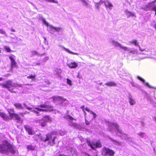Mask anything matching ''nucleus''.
<instances>
[{
    "label": "nucleus",
    "instance_id": "obj_2",
    "mask_svg": "<svg viewBox=\"0 0 156 156\" xmlns=\"http://www.w3.org/2000/svg\"><path fill=\"white\" fill-rule=\"evenodd\" d=\"M108 125V129L110 131H112L113 130V127H114L116 129L117 132V134L118 136H120L122 138L127 140V139H131V138L129 137L128 135L124 133L122 130L119 128V126L118 124L115 122H111L109 121L106 122Z\"/></svg>",
    "mask_w": 156,
    "mask_h": 156
},
{
    "label": "nucleus",
    "instance_id": "obj_37",
    "mask_svg": "<svg viewBox=\"0 0 156 156\" xmlns=\"http://www.w3.org/2000/svg\"><path fill=\"white\" fill-rule=\"evenodd\" d=\"M100 5L98 3H95V6L98 9L100 7Z\"/></svg>",
    "mask_w": 156,
    "mask_h": 156
},
{
    "label": "nucleus",
    "instance_id": "obj_36",
    "mask_svg": "<svg viewBox=\"0 0 156 156\" xmlns=\"http://www.w3.org/2000/svg\"><path fill=\"white\" fill-rule=\"evenodd\" d=\"M66 119H70V120H73V118L71 116L69 115H68L66 116Z\"/></svg>",
    "mask_w": 156,
    "mask_h": 156
},
{
    "label": "nucleus",
    "instance_id": "obj_40",
    "mask_svg": "<svg viewBox=\"0 0 156 156\" xmlns=\"http://www.w3.org/2000/svg\"><path fill=\"white\" fill-rule=\"evenodd\" d=\"M85 123L87 125H88L90 124V122H89L86 119H85Z\"/></svg>",
    "mask_w": 156,
    "mask_h": 156
},
{
    "label": "nucleus",
    "instance_id": "obj_22",
    "mask_svg": "<svg viewBox=\"0 0 156 156\" xmlns=\"http://www.w3.org/2000/svg\"><path fill=\"white\" fill-rule=\"evenodd\" d=\"M126 14L128 18L129 17L132 16H134L135 15L132 13V12L129 11L128 10H126L125 11Z\"/></svg>",
    "mask_w": 156,
    "mask_h": 156
},
{
    "label": "nucleus",
    "instance_id": "obj_7",
    "mask_svg": "<svg viewBox=\"0 0 156 156\" xmlns=\"http://www.w3.org/2000/svg\"><path fill=\"white\" fill-rule=\"evenodd\" d=\"M3 88H7L10 92L12 93H16V92L10 89V88L11 87H22L21 84H19L17 83H12L11 80L8 81L5 83L4 84H1Z\"/></svg>",
    "mask_w": 156,
    "mask_h": 156
},
{
    "label": "nucleus",
    "instance_id": "obj_32",
    "mask_svg": "<svg viewBox=\"0 0 156 156\" xmlns=\"http://www.w3.org/2000/svg\"><path fill=\"white\" fill-rule=\"evenodd\" d=\"M83 3L84 5L86 6H87L88 5V3L87 2L88 0H80Z\"/></svg>",
    "mask_w": 156,
    "mask_h": 156
},
{
    "label": "nucleus",
    "instance_id": "obj_55",
    "mask_svg": "<svg viewBox=\"0 0 156 156\" xmlns=\"http://www.w3.org/2000/svg\"><path fill=\"white\" fill-rule=\"evenodd\" d=\"M30 3L31 4H32L33 5H34V4H33L32 3H31V2H30Z\"/></svg>",
    "mask_w": 156,
    "mask_h": 156
},
{
    "label": "nucleus",
    "instance_id": "obj_8",
    "mask_svg": "<svg viewBox=\"0 0 156 156\" xmlns=\"http://www.w3.org/2000/svg\"><path fill=\"white\" fill-rule=\"evenodd\" d=\"M87 144L92 149H95L97 147H101V144L100 141L93 142L91 143L90 140H87L86 141Z\"/></svg>",
    "mask_w": 156,
    "mask_h": 156
},
{
    "label": "nucleus",
    "instance_id": "obj_59",
    "mask_svg": "<svg viewBox=\"0 0 156 156\" xmlns=\"http://www.w3.org/2000/svg\"><path fill=\"white\" fill-rule=\"evenodd\" d=\"M44 40H46V38H44Z\"/></svg>",
    "mask_w": 156,
    "mask_h": 156
},
{
    "label": "nucleus",
    "instance_id": "obj_52",
    "mask_svg": "<svg viewBox=\"0 0 156 156\" xmlns=\"http://www.w3.org/2000/svg\"><path fill=\"white\" fill-rule=\"evenodd\" d=\"M102 83H98V84H100V85H102Z\"/></svg>",
    "mask_w": 156,
    "mask_h": 156
},
{
    "label": "nucleus",
    "instance_id": "obj_43",
    "mask_svg": "<svg viewBox=\"0 0 156 156\" xmlns=\"http://www.w3.org/2000/svg\"><path fill=\"white\" fill-rule=\"evenodd\" d=\"M19 115H20L22 117H23L25 115L24 114L23 112H22V113L21 112V113H19Z\"/></svg>",
    "mask_w": 156,
    "mask_h": 156
},
{
    "label": "nucleus",
    "instance_id": "obj_54",
    "mask_svg": "<svg viewBox=\"0 0 156 156\" xmlns=\"http://www.w3.org/2000/svg\"><path fill=\"white\" fill-rule=\"evenodd\" d=\"M84 107V106H81V108H83Z\"/></svg>",
    "mask_w": 156,
    "mask_h": 156
},
{
    "label": "nucleus",
    "instance_id": "obj_41",
    "mask_svg": "<svg viewBox=\"0 0 156 156\" xmlns=\"http://www.w3.org/2000/svg\"><path fill=\"white\" fill-rule=\"evenodd\" d=\"M138 47L139 48V50L141 51H144L145 50V49H142L139 46Z\"/></svg>",
    "mask_w": 156,
    "mask_h": 156
},
{
    "label": "nucleus",
    "instance_id": "obj_19",
    "mask_svg": "<svg viewBox=\"0 0 156 156\" xmlns=\"http://www.w3.org/2000/svg\"><path fill=\"white\" fill-rule=\"evenodd\" d=\"M137 78L140 80L142 82H143L144 83H145V85L147 86H148L149 88H154V87H151V86H150L149 84L147 83H145L144 82V79H142V78H141L140 77V76H138L137 77Z\"/></svg>",
    "mask_w": 156,
    "mask_h": 156
},
{
    "label": "nucleus",
    "instance_id": "obj_45",
    "mask_svg": "<svg viewBox=\"0 0 156 156\" xmlns=\"http://www.w3.org/2000/svg\"><path fill=\"white\" fill-rule=\"evenodd\" d=\"M24 115H26L27 114H29L30 113V112H28L27 111H25L24 112H23Z\"/></svg>",
    "mask_w": 156,
    "mask_h": 156
},
{
    "label": "nucleus",
    "instance_id": "obj_24",
    "mask_svg": "<svg viewBox=\"0 0 156 156\" xmlns=\"http://www.w3.org/2000/svg\"><path fill=\"white\" fill-rule=\"evenodd\" d=\"M129 101L131 105H133L136 103V102L134 100L130 97H129Z\"/></svg>",
    "mask_w": 156,
    "mask_h": 156
},
{
    "label": "nucleus",
    "instance_id": "obj_29",
    "mask_svg": "<svg viewBox=\"0 0 156 156\" xmlns=\"http://www.w3.org/2000/svg\"><path fill=\"white\" fill-rule=\"evenodd\" d=\"M27 148L28 150H33L35 148L34 147L32 146L31 145H28L27 147Z\"/></svg>",
    "mask_w": 156,
    "mask_h": 156
},
{
    "label": "nucleus",
    "instance_id": "obj_44",
    "mask_svg": "<svg viewBox=\"0 0 156 156\" xmlns=\"http://www.w3.org/2000/svg\"><path fill=\"white\" fill-rule=\"evenodd\" d=\"M131 83V85L132 87H136V86H135V84H134V83L132 82Z\"/></svg>",
    "mask_w": 156,
    "mask_h": 156
},
{
    "label": "nucleus",
    "instance_id": "obj_34",
    "mask_svg": "<svg viewBox=\"0 0 156 156\" xmlns=\"http://www.w3.org/2000/svg\"><path fill=\"white\" fill-rule=\"evenodd\" d=\"M35 76H36V75L35 74L34 75H30L29 76H27V78L28 79H33V78H35Z\"/></svg>",
    "mask_w": 156,
    "mask_h": 156
},
{
    "label": "nucleus",
    "instance_id": "obj_56",
    "mask_svg": "<svg viewBox=\"0 0 156 156\" xmlns=\"http://www.w3.org/2000/svg\"><path fill=\"white\" fill-rule=\"evenodd\" d=\"M155 121H156V117L155 118Z\"/></svg>",
    "mask_w": 156,
    "mask_h": 156
},
{
    "label": "nucleus",
    "instance_id": "obj_50",
    "mask_svg": "<svg viewBox=\"0 0 156 156\" xmlns=\"http://www.w3.org/2000/svg\"><path fill=\"white\" fill-rule=\"evenodd\" d=\"M40 64V63H38L36 64V65H39Z\"/></svg>",
    "mask_w": 156,
    "mask_h": 156
},
{
    "label": "nucleus",
    "instance_id": "obj_49",
    "mask_svg": "<svg viewBox=\"0 0 156 156\" xmlns=\"http://www.w3.org/2000/svg\"><path fill=\"white\" fill-rule=\"evenodd\" d=\"M154 27L156 29V23L154 25Z\"/></svg>",
    "mask_w": 156,
    "mask_h": 156
},
{
    "label": "nucleus",
    "instance_id": "obj_3",
    "mask_svg": "<svg viewBox=\"0 0 156 156\" xmlns=\"http://www.w3.org/2000/svg\"><path fill=\"white\" fill-rule=\"evenodd\" d=\"M0 152L2 153L10 152L14 154L15 151L8 141L4 140L3 141L2 144H0Z\"/></svg>",
    "mask_w": 156,
    "mask_h": 156
},
{
    "label": "nucleus",
    "instance_id": "obj_13",
    "mask_svg": "<svg viewBox=\"0 0 156 156\" xmlns=\"http://www.w3.org/2000/svg\"><path fill=\"white\" fill-rule=\"evenodd\" d=\"M9 115L12 118H15L19 122H21L20 117L18 115L15 113H11L9 112Z\"/></svg>",
    "mask_w": 156,
    "mask_h": 156
},
{
    "label": "nucleus",
    "instance_id": "obj_15",
    "mask_svg": "<svg viewBox=\"0 0 156 156\" xmlns=\"http://www.w3.org/2000/svg\"><path fill=\"white\" fill-rule=\"evenodd\" d=\"M50 120L49 116H46L43 118V120L44 121V122H42L41 125L42 126H44L46 125V122Z\"/></svg>",
    "mask_w": 156,
    "mask_h": 156
},
{
    "label": "nucleus",
    "instance_id": "obj_14",
    "mask_svg": "<svg viewBox=\"0 0 156 156\" xmlns=\"http://www.w3.org/2000/svg\"><path fill=\"white\" fill-rule=\"evenodd\" d=\"M24 128L29 135H32L33 133L31 128L28 125H25Z\"/></svg>",
    "mask_w": 156,
    "mask_h": 156
},
{
    "label": "nucleus",
    "instance_id": "obj_57",
    "mask_svg": "<svg viewBox=\"0 0 156 156\" xmlns=\"http://www.w3.org/2000/svg\"><path fill=\"white\" fill-rule=\"evenodd\" d=\"M84 113H85V115H86V112H84Z\"/></svg>",
    "mask_w": 156,
    "mask_h": 156
},
{
    "label": "nucleus",
    "instance_id": "obj_21",
    "mask_svg": "<svg viewBox=\"0 0 156 156\" xmlns=\"http://www.w3.org/2000/svg\"><path fill=\"white\" fill-rule=\"evenodd\" d=\"M0 116L5 120H8L9 118V117L4 112L0 113Z\"/></svg>",
    "mask_w": 156,
    "mask_h": 156
},
{
    "label": "nucleus",
    "instance_id": "obj_58",
    "mask_svg": "<svg viewBox=\"0 0 156 156\" xmlns=\"http://www.w3.org/2000/svg\"><path fill=\"white\" fill-rule=\"evenodd\" d=\"M1 50H0V53L1 52Z\"/></svg>",
    "mask_w": 156,
    "mask_h": 156
},
{
    "label": "nucleus",
    "instance_id": "obj_11",
    "mask_svg": "<svg viewBox=\"0 0 156 156\" xmlns=\"http://www.w3.org/2000/svg\"><path fill=\"white\" fill-rule=\"evenodd\" d=\"M156 2V0H155L154 1L148 3L146 6V7L148 9L155 11V15H156V5H155L154 4Z\"/></svg>",
    "mask_w": 156,
    "mask_h": 156
},
{
    "label": "nucleus",
    "instance_id": "obj_12",
    "mask_svg": "<svg viewBox=\"0 0 156 156\" xmlns=\"http://www.w3.org/2000/svg\"><path fill=\"white\" fill-rule=\"evenodd\" d=\"M15 57V56L14 55H12V56L10 55L9 57V58L11 61V68L16 67L17 63L14 60V58Z\"/></svg>",
    "mask_w": 156,
    "mask_h": 156
},
{
    "label": "nucleus",
    "instance_id": "obj_5",
    "mask_svg": "<svg viewBox=\"0 0 156 156\" xmlns=\"http://www.w3.org/2000/svg\"><path fill=\"white\" fill-rule=\"evenodd\" d=\"M56 134V132L52 131L51 133H48L46 135V137L45 138H41V141L45 142L48 141V144L51 145H53L55 144V140L56 138L55 136Z\"/></svg>",
    "mask_w": 156,
    "mask_h": 156
},
{
    "label": "nucleus",
    "instance_id": "obj_10",
    "mask_svg": "<svg viewBox=\"0 0 156 156\" xmlns=\"http://www.w3.org/2000/svg\"><path fill=\"white\" fill-rule=\"evenodd\" d=\"M102 154L105 156H113L115 152L113 150L104 147L103 149Z\"/></svg>",
    "mask_w": 156,
    "mask_h": 156
},
{
    "label": "nucleus",
    "instance_id": "obj_51",
    "mask_svg": "<svg viewBox=\"0 0 156 156\" xmlns=\"http://www.w3.org/2000/svg\"><path fill=\"white\" fill-rule=\"evenodd\" d=\"M3 80V78H0V81H1L2 80Z\"/></svg>",
    "mask_w": 156,
    "mask_h": 156
},
{
    "label": "nucleus",
    "instance_id": "obj_23",
    "mask_svg": "<svg viewBox=\"0 0 156 156\" xmlns=\"http://www.w3.org/2000/svg\"><path fill=\"white\" fill-rule=\"evenodd\" d=\"M85 109L86 111H87L88 112L90 113L91 114H92L93 115V117L94 118H95L97 116V115L96 113H95L94 112H93L92 111H91L89 110V109H88L87 108H86Z\"/></svg>",
    "mask_w": 156,
    "mask_h": 156
},
{
    "label": "nucleus",
    "instance_id": "obj_31",
    "mask_svg": "<svg viewBox=\"0 0 156 156\" xmlns=\"http://www.w3.org/2000/svg\"><path fill=\"white\" fill-rule=\"evenodd\" d=\"M130 43L133 44L137 46H139V45L137 41L136 40L132 41L130 42Z\"/></svg>",
    "mask_w": 156,
    "mask_h": 156
},
{
    "label": "nucleus",
    "instance_id": "obj_47",
    "mask_svg": "<svg viewBox=\"0 0 156 156\" xmlns=\"http://www.w3.org/2000/svg\"><path fill=\"white\" fill-rule=\"evenodd\" d=\"M60 134L62 136L64 135L65 133L64 132L60 133Z\"/></svg>",
    "mask_w": 156,
    "mask_h": 156
},
{
    "label": "nucleus",
    "instance_id": "obj_1",
    "mask_svg": "<svg viewBox=\"0 0 156 156\" xmlns=\"http://www.w3.org/2000/svg\"><path fill=\"white\" fill-rule=\"evenodd\" d=\"M24 106L21 104L19 103H15L14 106L17 109H23L25 107L28 110L31 111V112H34L37 115H40V112H46L48 111H51L53 110V107L49 105H47L45 104H41L38 105L37 107L33 108V109L32 108L28 106L25 103H23Z\"/></svg>",
    "mask_w": 156,
    "mask_h": 156
},
{
    "label": "nucleus",
    "instance_id": "obj_38",
    "mask_svg": "<svg viewBox=\"0 0 156 156\" xmlns=\"http://www.w3.org/2000/svg\"><path fill=\"white\" fill-rule=\"evenodd\" d=\"M105 2L104 1L102 0H101L100 1V2L98 3L100 5H101L103 4V3L105 4Z\"/></svg>",
    "mask_w": 156,
    "mask_h": 156
},
{
    "label": "nucleus",
    "instance_id": "obj_4",
    "mask_svg": "<svg viewBox=\"0 0 156 156\" xmlns=\"http://www.w3.org/2000/svg\"><path fill=\"white\" fill-rule=\"evenodd\" d=\"M109 42L113 46L116 47H119L121 49L126 51H129V53L133 54H137L138 52L134 48L131 49L128 48L123 46L122 45L117 41L114 40H111L109 41Z\"/></svg>",
    "mask_w": 156,
    "mask_h": 156
},
{
    "label": "nucleus",
    "instance_id": "obj_28",
    "mask_svg": "<svg viewBox=\"0 0 156 156\" xmlns=\"http://www.w3.org/2000/svg\"><path fill=\"white\" fill-rule=\"evenodd\" d=\"M4 48L8 52H10L12 51L8 46L6 45L4 46Z\"/></svg>",
    "mask_w": 156,
    "mask_h": 156
},
{
    "label": "nucleus",
    "instance_id": "obj_39",
    "mask_svg": "<svg viewBox=\"0 0 156 156\" xmlns=\"http://www.w3.org/2000/svg\"><path fill=\"white\" fill-rule=\"evenodd\" d=\"M49 58L48 57H46L43 59V61L44 62H46V61L48 60Z\"/></svg>",
    "mask_w": 156,
    "mask_h": 156
},
{
    "label": "nucleus",
    "instance_id": "obj_18",
    "mask_svg": "<svg viewBox=\"0 0 156 156\" xmlns=\"http://www.w3.org/2000/svg\"><path fill=\"white\" fill-rule=\"evenodd\" d=\"M59 46L61 47L62 48H64V49L66 51H67V52H68V53H69L70 54H73V55H78V53H74V52L71 51L70 50H69L68 49H67V48H65L62 45H60Z\"/></svg>",
    "mask_w": 156,
    "mask_h": 156
},
{
    "label": "nucleus",
    "instance_id": "obj_17",
    "mask_svg": "<svg viewBox=\"0 0 156 156\" xmlns=\"http://www.w3.org/2000/svg\"><path fill=\"white\" fill-rule=\"evenodd\" d=\"M67 65L70 68H75L78 66V64L77 63H76L75 62H73L67 64Z\"/></svg>",
    "mask_w": 156,
    "mask_h": 156
},
{
    "label": "nucleus",
    "instance_id": "obj_48",
    "mask_svg": "<svg viewBox=\"0 0 156 156\" xmlns=\"http://www.w3.org/2000/svg\"><path fill=\"white\" fill-rule=\"evenodd\" d=\"M11 30L12 31V32H15L16 31L15 30L13 29H11Z\"/></svg>",
    "mask_w": 156,
    "mask_h": 156
},
{
    "label": "nucleus",
    "instance_id": "obj_35",
    "mask_svg": "<svg viewBox=\"0 0 156 156\" xmlns=\"http://www.w3.org/2000/svg\"><path fill=\"white\" fill-rule=\"evenodd\" d=\"M67 83L69 85H72L71 80L69 79H67Z\"/></svg>",
    "mask_w": 156,
    "mask_h": 156
},
{
    "label": "nucleus",
    "instance_id": "obj_16",
    "mask_svg": "<svg viewBox=\"0 0 156 156\" xmlns=\"http://www.w3.org/2000/svg\"><path fill=\"white\" fill-rule=\"evenodd\" d=\"M105 5L106 7H107L111 10L113 7V4L108 1H107L105 2Z\"/></svg>",
    "mask_w": 156,
    "mask_h": 156
},
{
    "label": "nucleus",
    "instance_id": "obj_26",
    "mask_svg": "<svg viewBox=\"0 0 156 156\" xmlns=\"http://www.w3.org/2000/svg\"><path fill=\"white\" fill-rule=\"evenodd\" d=\"M111 141L115 145L118 146L120 145L121 144L120 142H119L115 140L111 139Z\"/></svg>",
    "mask_w": 156,
    "mask_h": 156
},
{
    "label": "nucleus",
    "instance_id": "obj_53",
    "mask_svg": "<svg viewBox=\"0 0 156 156\" xmlns=\"http://www.w3.org/2000/svg\"><path fill=\"white\" fill-rule=\"evenodd\" d=\"M10 34H11V35H13L14 36H15L14 34L13 33H10Z\"/></svg>",
    "mask_w": 156,
    "mask_h": 156
},
{
    "label": "nucleus",
    "instance_id": "obj_33",
    "mask_svg": "<svg viewBox=\"0 0 156 156\" xmlns=\"http://www.w3.org/2000/svg\"><path fill=\"white\" fill-rule=\"evenodd\" d=\"M45 1L48 2H51L52 3H58V2L57 1H55V0H45Z\"/></svg>",
    "mask_w": 156,
    "mask_h": 156
},
{
    "label": "nucleus",
    "instance_id": "obj_25",
    "mask_svg": "<svg viewBox=\"0 0 156 156\" xmlns=\"http://www.w3.org/2000/svg\"><path fill=\"white\" fill-rule=\"evenodd\" d=\"M137 134L142 138H145L146 136V135L144 133L140 132L137 133Z\"/></svg>",
    "mask_w": 156,
    "mask_h": 156
},
{
    "label": "nucleus",
    "instance_id": "obj_6",
    "mask_svg": "<svg viewBox=\"0 0 156 156\" xmlns=\"http://www.w3.org/2000/svg\"><path fill=\"white\" fill-rule=\"evenodd\" d=\"M42 21L48 27L47 30L51 34H53L54 32L53 30H54L56 32H59L62 30V29L61 27H56L51 25H49L44 18L42 19Z\"/></svg>",
    "mask_w": 156,
    "mask_h": 156
},
{
    "label": "nucleus",
    "instance_id": "obj_9",
    "mask_svg": "<svg viewBox=\"0 0 156 156\" xmlns=\"http://www.w3.org/2000/svg\"><path fill=\"white\" fill-rule=\"evenodd\" d=\"M53 99V101L54 103L58 102L60 104H61L64 102H65L66 101V103L68 102L67 100L63 98L62 97H60L59 96H54L52 98Z\"/></svg>",
    "mask_w": 156,
    "mask_h": 156
},
{
    "label": "nucleus",
    "instance_id": "obj_27",
    "mask_svg": "<svg viewBox=\"0 0 156 156\" xmlns=\"http://www.w3.org/2000/svg\"><path fill=\"white\" fill-rule=\"evenodd\" d=\"M32 55H37L41 56L44 55V53L42 54H39L37 53V51H33L32 52Z\"/></svg>",
    "mask_w": 156,
    "mask_h": 156
},
{
    "label": "nucleus",
    "instance_id": "obj_46",
    "mask_svg": "<svg viewBox=\"0 0 156 156\" xmlns=\"http://www.w3.org/2000/svg\"><path fill=\"white\" fill-rule=\"evenodd\" d=\"M127 140H128V141L129 142H132L133 139L132 138L131 140L129 139H127Z\"/></svg>",
    "mask_w": 156,
    "mask_h": 156
},
{
    "label": "nucleus",
    "instance_id": "obj_20",
    "mask_svg": "<svg viewBox=\"0 0 156 156\" xmlns=\"http://www.w3.org/2000/svg\"><path fill=\"white\" fill-rule=\"evenodd\" d=\"M105 85L110 87H114L116 86V83L113 82H108L105 83Z\"/></svg>",
    "mask_w": 156,
    "mask_h": 156
},
{
    "label": "nucleus",
    "instance_id": "obj_42",
    "mask_svg": "<svg viewBox=\"0 0 156 156\" xmlns=\"http://www.w3.org/2000/svg\"><path fill=\"white\" fill-rule=\"evenodd\" d=\"M9 112H10L11 113H13L14 112V110L13 109H10L9 111Z\"/></svg>",
    "mask_w": 156,
    "mask_h": 156
},
{
    "label": "nucleus",
    "instance_id": "obj_30",
    "mask_svg": "<svg viewBox=\"0 0 156 156\" xmlns=\"http://www.w3.org/2000/svg\"><path fill=\"white\" fill-rule=\"evenodd\" d=\"M0 33L2 35H4L6 37H8V36L6 34L5 32L2 29H0Z\"/></svg>",
    "mask_w": 156,
    "mask_h": 156
}]
</instances>
